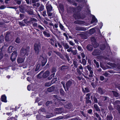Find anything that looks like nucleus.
I'll list each match as a JSON object with an SVG mask.
<instances>
[{
	"instance_id": "obj_3",
	"label": "nucleus",
	"mask_w": 120,
	"mask_h": 120,
	"mask_svg": "<svg viewBox=\"0 0 120 120\" xmlns=\"http://www.w3.org/2000/svg\"><path fill=\"white\" fill-rule=\"evenodd\" d=\"M20 56L22 57H25L26 56H27L28 55V51L26 49L22 48L21 49L20 52Z\"/></svg>"
},
{
	"instance_id": "obj_10",
	"label": "nucleus",
	"mask_w": 120,
	"mask_h": 120,
	"mask_svg": "<svg viewBox=\"0 0 120 120\" xmlns=\"http://www.w3.org/2000/svg\"><path fill=\"white\" fill-rule=\"evenodd\" d=\"M47 11H51L52 10V7L51 4L47 3L46 5Z\"/></svg>"
},
{
	"instance_id": "obj_47",
	"label": "nucleus",
	"mask_w": 120,
	"mask_h": 120,
	"mask_svg": "<svg viewBox=\"0 0 120 120\" xmlns=\"http://www.w3.org/2000/svg\"><path fill=\"white\" fill-rule=\"evenodd\" d=\"M73 64L74 65V67L75 68H77L78 67V65L77 64V62L76 61H73Z\"/></svg>"
},
{
	"instance_id": "obj_1",
	"label": "nucleus",
	"mask_w": 120,
	"mask_h": 120,
	"mask_svg": "<svg viewBox=\"0 0 120 120\" xmlns=\"http://www.w3.org/2000/svg\"><path fill=\"white\" fill-rule=\"evenodd\" d=\"M82 9V7L80 6L72 8V11L74 12L73 16L75 19L83 20L86 18L85 13L81 11Z\"/></svg>"
},
{
	"instance_id": "obj_64",
	"label": "nucleus",
	"mask_w": 120,
	"mask_h": 120,
	"mask_svg": "<svg viewBox=\"0 0 120 120\" xmlns=\"http://www.w3.org/2000/svg\"><path fill=\"white\" fill-rule=\"evenodd\" d=\"M38 28L40 29L41 30H44V29L43 27L41 26V25H38Z\"/></svg>"
},
{
	"instance_id": "obj_53",
	"label": "nucleus",
	"mask_w": 120,
	"mask_h": 120,
	"mask_svg": "<svg viewBox=\"0 0 120 120\" xmlns=\"http://www.w3.org/2000/svg\"><path fill=\"white\" fill-rule=\"evenodd\" d=\"M56 71V69L55 68L53 67L52 69V72L53 73H55V72Z\"/></svg>"
},
{
	"instance_id": "obj_8",
	"label": "nucleus",
	"mask_w": 120,
	"mask_h": 120,
	"mask_svg": "<svg viewBox=\"0 0 120 120\" xmlns=\"http://www.w3.org/2000/svg\"><path fill=\"white\" fill-rule=\"evenodd\" d=\"M87 68L88 70L90 72L89 74V77H93L94 75L93 74V72L91 70L92 69V68L89 65H88L87 66Z\"/></svg>"
},
{
	"instance_id": "obj_58",
	"label": "nucleus",
	"mask_w": 120,
	"mask_h": 120,
	"mask_svg": "<svg viewBox=\"0 0 120 120\" xmlns=\"http://www.w3.org/2000/svg\"><path fill=\"white\" fill-rule=\"evenodd\" d=\"M71 52L72 53L73 55H76L77 53V51L76 49L74 50H73Z\"/></svg>"
},
{
	"instance_id": "obj_55",
	"label": "nucleus",
	"mask_w": 120,
	"mask_h": 120,
	"mask_svg": "<svg viewBox=\"0 0 120 120\" xmlns=\"http://www.w3.org/2000/svg\"><path fill=\"white\" fill-rule=\"evenodd\" d=\"M7 120H17V119H15V117H9Z\"/></svg>"
},
{
	"instance_id": "obj_49",
	"label": "nucleus",
	"mask_w": 120,
	"mask_h": 120,
	"mask_svg": "<svg viewBox=\"0 0 120 120\" xmlns=\"http://www.w3.org/2000/svg\"><path fill=\"white\" fill-rule=\"evenodd\" d=\"M90 93H88L86 94V97L85 98L86 99H90Z\"/></svg>"
},
{
	"instance_id": "obj_13",
	"label": "nucleus",
	"mask_w": 120,
	"mask_h": 120,
	"mask_svg": "<svg viewBox=\"0 0 120 120\" xmlns=\"http://www.w3.org/2000/svg\"><path fill=\"white\" fill-rule=\"evenodd\" d=\"M7 97L5 94L2 95L1 97V100L2 102L6 103L7 102Z\"/></svg>"
},
{
	"instance_id": "obj_45",
	"label": "nucleus",
	"mask_w": 120,
	"mask_h": 120,
	"mask_svg": "<svg viewBox=\"0 0 120 120\" xmlns=\"http://www.w3.org/2000/svg\"><path fill=\"white\" fill-rule=\"evenodd\" d=\"M86 103L87 104H91L92 103L91 101L89 100V99H86Z\"/></svg>"
},
{
	"instance_id": "obj_35",
	"label": "nucleus",
	"mask_w": 120,
	"mask_h": 120,
	"mask_svg": "<svg viewBox=\"0 0 120 120\" xmlns=\"http://www.w3.org/2000/svg\"><path fill=\"white\" fill-rule=\"evenodd\" d=\"M94 114L98 118L99 120H101V119L99 115L97 112H95Z\"/></svg>"
},
{
	"instance_id": "obj_23",
	"label": "nucleus",
	"mask_w": 120,
	"mask_h": 120,
	"mask_svg": "<svg viewBox=\"0 0 120 120\" xmlns=\"http://www.w3.org/2000/svg\"><path fill=\"white\" fill-rule=\"evenodd\" d=\"M98 94H95L94 95L93 97V103H98V100L96 97L98 96Z\"/></svg>"
},
{
	"instance_id": "obj_42",
	"label": "nucleus",
	"mask_w": 120,
	"mask_h": 120,
	"mask_svg": "<svg viewBox=\"0 0 120 120\" xmlns=\"http://www.w3.org/2000/svg\"><path fill=\"white\" fill-rule=\"evenodd\" d=\"M108 64L113 67H115L116 65V64L115 63H108Z\"/></svg>"
},
{
	"instance_id": "obj_28",
	"label": "nucleus",
	"mask_w": 120,
	"mask_h": 120,
	"mask_svg": "<svg viewBox=\"0 0 120 120\" xmlns=\"http://www.w3.org/2000/svg\"><path fill=\"white\" fill-rule=\"evenodd\" d=\"M112 92L114 96L116 97H117L119 96L118 93L115 91L112 90Z\"/></svg>"
},
{
	"instance_id": "obj_18",
	"label": "nucleus",
	"mask_w": 120,
	"mask_h": 120,
	"mask_svg": "<svg viewBox=\"0 0 120 120\" xmlns=\"http://www.w3.org/2000/svg\"><path fill=\"white\" fill-rule=\"evenodd\" d=\"M113 118L112 114L111 113H108L106 117V120H112Z\"/></svg>"
},
{
	"instance_id": "obj_57",
	"label": "nucleus",
	"mask_w": 120,
	"mask_h": 120,
	"mask_svg": "<svg viewBox=\"0 0 120 120\" xmlns=\"http://www.w3.org/2000/svg\"><path fill=\"white\" fill-rule=\"evenodd\" d=\"M55 75V73H53L51 74V75L48 78L49 80H51L52 78V77H54Z\"/></svg>"
},
{
	"instance_id": "obj_48",
	"label": "nucleus",
	"mask_w": 120,
	"mask_h": 120,
	"mask_svg": "<svg viewBox=\"0 0 120 120\" xmlns=\"http://www.w3.org/2000/svg\"><path fill=\"white\" fill-rule=\"evenodd\" d=\"M50 64V63H49V62H48L47 64L44 67V69H46L49 68V64Z\"/></svg>"
},
{
	"instance_id": "obj_50",
	"label": "nucleus",
	"mask_w": 120,
	"mask_h": 120,
	"mask_svg": "<svg viewBox=\"0 0 120 120\" xmlns=\"http://www.w3.org/2000/svg\"><path fill=\"white\" fill-rule=\"evenodd\" d=\"M91 42H92V43H96L97 42L96 40L94 37H93V38L91 39Z\"/></svg>"
},
{
	"instance_id": "obj_52",
	"label": "nucleus",
	"mask_w": 120,
	"mask_h": 120,
	"mask_svg": "<svg viewBox=\"0 0 120 120\" xmlns=\"http://www.w3.org/2000/svg\"><path fill=\"white\" fill-rule=\"evenodd\" d=\"M86 61L84 59H82V64L84 65H85L86 64Z\"/></svg>"
},
{
	"instance_id": "obj_6",
	"label": "nucleus",
	"mask_w": 120,
	"mask_h": 120,
	"mask_svg": "<svg viewBox=\"0 0 120 120\" xmlns=\"http://www.w3.org/2000/svg\"><path fill=\"white\" fill-rule=\"evenodd\" d=\"M34 50L36 54L37 55L38 54H39L40 49L41 47L38 44L36 43L34 44Z\"/></svg>"
},
{
	"instance_id": "obj_14",
	"label": "nucleus",
	"mask_w": 120,
	"mask_h": 120,
	"mask_svg": "<svg viewBox=\"0 0 120 120\" xmlns=\"http://www.w3.org/2000/svg\"><path fill=\"white\" fill-rule=\"evenodd\" d=\"M25 58V57H23V58L18 57L17 59V62L18 63H21L23 62Z\"/></svg>"
},
{
	"instance_id": "obj_24",
	"label": "nucleus",
	"mask_w": 120,
	"mask_h": 120,
	"mask_svg": "<svg viewBox=\"0 0 120 120\" xmlns=\"http://www.w3.org/2000/svg\"><path fill=\"white\" fill-rule=\"evenodd\" d=\"M75 29L76 30L78 31H85L86 30L85 28L80 27H76Z\"/></svg>"
},
{
	"instance_id": "obj_38",
	"label": "nucleus",
	"mask_w": 120,
	"mask_h": 120,
	"mask_svg": "<svg viewBox=\"0 0 120 120\" xmlns=\"http://www.w3.org/2000/svg\"><path fill=\"white\" fill-rule=\"evenodd\" d=\"M52 104V102L51 101H48L46 103L45 105L47 106H49V105L51 104Z\"/></svg>"
},
{
	"instance_id": "obj_41",
	"label": "nucleus",
	"mask_w": 120,
	"mask_h": 120,
	"mask_svg": "<svg viewBox=\"0 0 120 120\" xmlns=\"http://www.w3.org/2000/svg\"><path fill=\"white\" fill-rule=\"evenodd\" d=\"M92 45L94 48H97L99 45V44L96 42V43H92Z\"/></svg>"
},
{
	"instance_id": "obj_54",
	"label": "nucleus",
	"mask_w": 120,
	"mask_h": 120,
	"mask_svg": "<svg viewBox=\"0 0 120 120\" xmlns=\"http://www.w3.org/2000/svg\"><path fill=\"white\" fill-rule=\"evenodd\" d=\"M50 43L52 45H54V39L53 38H51L50 39Z\"/></svg>"
},
{
	"instance_id": "obj_15",
	"label": "nucleus",
	"mask_w": 120,
	"mask_h": 120,
	"mask_svg": "<svg viewBox=\"0 0 120 120\" xmlns=\"http://www.w3.org/2000/svg\"><path fill=\"white\" fill-rule=\"evenodd\" d=\"M55 86H52L48 88L47 89V91L49 92H51L54 91L55 89Z\"/></svg>"
},
{
	"instance_id": "obj_31",
	"label": "nucleus",
	"mask_w": 120,
	"mask_h": 120,
	"mask_svg": "<svg viewBox=\"0 0 120 120\" xmlns=\"http://www.w3.org/2000/svg\"><path fill=\"white\" fill-rule=\"evenodd\" d=\"M63 45L65 49H67L69 48V46L67 43H63Z\"/></svg>"
},
{
	"instance_id": "obj_26",
	"label": "nucleus",
	"mask_w": 120,
	"mask_h": 120,
	"mask_svg": "<svg viewBox=\"0 0 120 120\" xmlns=\"http://www.w3.org/2000/svg\"><path fill=\"white\" fill-rule=\"evenodd\" d=\"M26 12L30 15H34V11L32 9H30L29 10H27Z\"/></svg>"
},
{
	"instance_id": "obj_46",
	"label": "nucleus",
	"mask_w": 120,
	"mask_h": 120,
	"mask_svg": "<svg viewBox=\"0 0 120 120\" xmlns=\"http://www.w3.org/2000/svg\"><path fill=\"white\" fill-rule=\"evenodd\" d=\"M9 39V37L8 36V34H6L5 36V40L6 41H8Z\"/></svg>"
},
{
	"instance_id": "obj_60",
	"label": "nucleus",
	"mask_w": 120,
	"mask_h": 120,
	"mask_svg": "<svg viewBox=\"0 0 120 120\" xmlns=\"http://www.w3.org/2000/svg\"><path fill=\"white\" fill-rule=\"evenodd\" d=\"M65 56L67 59L68 61L69 62L70 60L69 58V56H68V54H66L65 55Z\"/></svg>"
},
{
	"instance_id": "obj_9",
	"label": "nucleus",
	"mask_w": 120,
	"mask_h": 120,
	"mask_svg": "<svg viewBox=\"0 0 120 120\" xmlns=\"http://www.w3.org/2000/svg\"><path fill=\"white\" fill-rule=\"evenodd\" d=\"M43 34L44 36L46 37L49 38L51 36V34L50 32L46 28V29L43 32Z\"/></svg>"
},
{
	"instance_id": "obj_5",
	"label": "nucleus",
	"mask_w": 120,
	"mask_h": 120,
	"mask_svg": "<svg viewBox=\"0 0 120 120\" xmlns=\"http://www.w3.org/2000/svg\"><path fill=\"white\" fill-rule=\"evenodd\" d=\"M101 51L99 49H95L92 53V55L94 56L100 55L101 54Z\"/></svg>"
},
{
	"instance_id": "obj_40",
	"label": "nucleus",
	"mask_w": 120,
	"mask_h": 120,
	"mask_svg": "<svg viewBox=\"0 0 120 120\" xmlns=\"http://www.w3.org/2000/svg\"><path fill=\"white\" fill-rule=\"evenodd\" d=\"M57 81V78H53L51 81V83L52 84L54 83H55Z\"/></svg>"
},
{
	"instance_id": "obj_61",
	"label": "nucleus",
	"mask_w": 120,
	"mask_h": 120,
	"mask_svg": "<svg viewBox=\"0 0 120 120\" xmlns=\"http://www.w3.org/2000/svg\"><path fill=\"white\" fill-rule=\"evenodd\" d=\"M4 39L3 37H0V43H1L4 41Z\"/></svg>"
},
{
	"instance_id": "obj_43",
	"label": "nucleus",
	"mask_w": 120,
	"mask_h": 120,
	"mask_svg": "<svg viewBox=\"0 0 120 120\" xmlns=\"http://www.w3.org/2000/svg\"><path fill=\"white\" fill-rule=\"evenodd\" d=\"M12 48L11 46L9 47L8 49V52L10 53L12 52Z\"/></svg>"
},
{
	"instance_id": "obj_2",
	"label": "nucleus",
	"mask_w": 120,
	"mask_h": 120,
	"mask_svg": "<svg viewBox=\"0 0 120 120\" xmlns=\"http://www.w3.org/2000/svg\"><path fill=\"white\" fill-rule=\"evenodd\" d=\"M68 81L66 82L65 84V91H68L69 89L72 86L73 83V80L71 79Z\"/></svg>"
},
{
	"instance_id": "obj_17",
	"label": "nucleus",
	"mask_w": 120,
	"mask_h": 120,
	"mask_svg": "<svg viewBox=\"0 0 120 120\" xmlns=\"http://www.w3.org/2000/svg\"><path fill=\"white\" fill-rule=\"evenodd\" d=\"M50 72L49 71H46L42 75V77L44 78H46L47 77L49 74Z\"/></svg>"
},
{
	"instance_id": "obj_32",
	"label": "nucleus",
	"mask_w": 120,
	"mask_h": 120,
	"mask_svg": "<svg viewBox=\"0 0 120 120\" xmlns=\"http://www.w3.org/2000/svg\"><path fill=\"white\" fill-rule=\"evenodd\" d=\"M45 108L44 107H41L39 109L38 112L40 114L41 112H45Z\"/></svg>"
},
{
	"instance_id": "obj_34",
	"label": "nucleus",
	"mask_w": 120,
	"mask_h": 120,
	"mask_svg": "<svg viewBox=\"0 0 120 120\" xmlns=\"http://www.w3.org/2000/svg\"><path fill=\"white\" fill-rule=\"evenodd\" d=\"M77 71V72L78 73V74L79 75H81L82 74V70L81 71H80V69H79L78 68H77L76 69Z\"/></svg>"
},
{
	"instance_id": "obj_39",
	"label": "nucleus",
	"mask_w": 120,
	"mask_h": 120,
	"mask_svg": "<svg viewBox=\"0 0 120 120\" xmlns=\"http://www.w3.org/2000/svg\"><path fill=\"white\" fill-rule=\"evenodd\" d=\"M71 104L70 103H68L67 104L66 106V108L67 109H70L71 108Z\"/></svg>"
},
{
	"instance_id": "obj_25",
	"label": "nucleus",
	"mask_w": 120,
	"mask_h": 120,
	"mask_svg": "<svg viewBox=\"0 0 120 120\" xmlns=\"http://www.w3.org/2000/svg\"><path fill=\"white\" fill-rule=\"evenodd\" d=\"M43 23H44L47 25L48 26H47L48 27H49V28H50V27H49L50 26L51 27L52 26H54V25L53 24L51 23H49L48 24V22L46 20H44V21Z\"/></svg>"
},
{
	"instance_id": "obj_19",
	"label": "nucleus",
	"mask_w": 120,
	"mask_h": 120,
	"mask_svg": "<svg viewBox=\"0 0 120 120\" xmlns=\"http://www.w3.org/2000/svg\"><path fill=\"white\" fill-rule=\"evenodd\" d=\"M56 96L58 98H56L58 101L59 102V103H60V104L61 105H63V103L62 102H61L60 101H65V100L64 99H62L61 97L59 98L57 97V95H56Z\"/></svg>"
},
{
	"instance_id": "obj_37",
	"label": "nucleus",
	"mask_w": 120,
	"mask_h": 120,
	"mask_svg": "<svg viewBox=\"0 0 120 120\" xmlns=\"http://www.w3.org/2000/svg\"><path fill=\"white\" fill-rule=\"evenodd\" d=\"M52 84L51 82H47L45 83V86H46L49 87L51 86Z\"/></svg>"
},
{
	"instance_id": "obj_12",
	"label": "nucleus",
	"mask_w": 120,
	"mask_h": 120,
	"mask_svg": "<svg viewBox=\"0 0 120 120\" xmlns=\"http://www.w3.org/2000/svg\"><path fill=\"white\" fill-rule=\"evenodd\" d=\"M56 111L55 112V113L56 114H61L63 113V111H62V108H56Z\"/></svg>"
},
{
	"instance_id": "obj_27",
	"label": "nucleus",
	"mask_w": 120,
	"mask_h": 120,
	"mask_svg": "<svg viewBox=\"0 0 120 120\" xmlns=\"http://www.w3.org/2000/svg\"><path fill=\"white\" fill-rule=\"evenodd\" d=\"M59 92L60 94L61 95L64 96V95L65 93L62 88H61L59 90Z\"/></svg>"
},
{
	"instance_id": "obj_16",
	"label": "nucleus",
	"mask_w": 120,
	"mask_h": 120,
	"mask_svg": "<svg viewBox=\"0 0 120 120\" xmlns=\"http://www.w3.org/2000/svg\"><path fill=\"white\" fill-rule=\"evenodd\" d=\"M84 89L83 87H82V91L83 93H86L90 92V90L89 89L88 87H86L84 88Z\"/></svg>"
},
{
	"instance_id": "obj_11",
	"label": "nucleus",
	"mask_w": 120,
	"mask_h": 120,
	"mask_svg": "<svg viewBox=\"0 0 120 120\" xmlns=\"http://www.w3.org/2000/svg\"><path fill=\"white\" fill-rule=\"evenodd\" d=\"M41 65L40 64H37L35 66L34 68V69L35 71L38 72L41 70L40 68Z\"/></svg>"
},
{
	"instance_id": "obj_30",
	"label": "nucleus",
	"mask_w": 120,
	"mask_h": 120,
	"mask_svg": "<svg viewBox=\"0 0 120 120\" xmlns=\"http://www.w3.org/2000/svg\"><path fill=\"white\" fill-rule=\"evenodd\" d=\"M106 48V45L105 44L100 45V49L101 50H103L105 49Z\"/></svg>"
},
{
	"instance_id": "obj_22",
	"label": "nucleus",
	"mask_w": 120,
	"mask_h": 120,
	"mask_svg": "<svg viewBox=\"0 0 120 120\" xmlns=\"http://www.w3.org/2000/svg\"><path fill=\"white\" fill-rule=\"evenodd\" d=\"M92 17L91 20V23H93L94 22H97L98 21L96 19L95 16L94 15H92Z\"/></svg>"
},
{
	"instance_id": "obj_44",
	"label": "nucleus",
	"mask_w": 120,
	"mask_h": 120,
	"mask_svg": "<svg viewBox=\"0 0 120 120\" xmlns=\"http://www.w3.org/2000/svg\"><path fill=\"white\" fill-rule=\"evenodd\" d=\"M15 42L17 43H19L20 42V40L19 38L17 37L15 40Z\"/></svg>"
},
{
	"instance_id": "obj_63",
	"label": "nucleus",
	"mask_w": 120,
	"mask_h": 120,
	"mask_svg": "<svg viewBox=\"0 0 120 120\" xmlns=\"http://www.w3.org/2000/svg\"><path fill=\"white\" fill-rule=\"evenodd\" d=\"M51 11H47V14L49 16H51L52 14V12H50Z\"/></svg>"
},
{
	"instance_id": "obj_33",
	"label": "nucleus",
	"mask_w": 120,
	"mask_h": 120,
	"mask_svg": "<svg viewBox=\"0 0 120 120\" xmlns=\"http://www.w3.org/2000/svg\"><path fill=\"white\" fill-rule=\"evenodd\" d=\"M59 26L61 30L64 31L65 30V28H64V26L60 22Z\"/></svg>"
},
{
	"instance_id": "obj_36",
	"label": "nucleus",
	"mask_w": 120,
	"mask_h": 120,
	"mask_svg": "<svg viewBox=\"0 0 120 120\" xmlns=\"http://www.w3.org/2000/svg\"><path fill=\"white\" fill-rule=\"evenodd\" d=\"M93 61L94 63L96 65L97 67V68H99V63L95 59L93 60Z\"/></svg>"
},
{
	"instance_id": "obj_7",
	"label": "nucleus",
	"mask_w": 120,
	"mask_h": 120,
	"mask_svg": "<svg viewBox=\"0 0 120 120\" xmlns=\"http://www.w3.org/2000/svg\"><path fill=\"white\" fill-rule=\"evenodd\" d=\"M17 55V53L16 51H14L10 57L11 61L13 62L15 60Z\"/></svg>"
},
{
	"instance_id": "obj_29",
	"label": "nucleus",
	"mask_w": 120,
	"mask_h": 120,
	"mask_svg": "<svg viewBox=\"0 0 120 120\" xmlns=\"http://www.w3.org/2000/svg\"><path fill=\"white\" fill-rule=\"evenodd\" d=\"M94 107L95 109V110L97 111L100 112V110L97 104H94Z\"/></svg>"
},
{
	"instance_id": "obj_62",
	"label": "nucleus",
	"mask_w": 120,
	"mask_h": 120,
	"mask_svg": "<svg viewBox=\"0 0 120 120\" xmlns=\"http://www.w3.org/2000/svg\"><path fill=\"white\" fill-rule=\"evenodd\" d=\"M53 60V58L52 57H51L48 59V62H49L50 63L52 62Z\"/></svg>"
},
{
	"instance_id": "obj_4",
	"label": "nucleus",
	"mask_w": 120,
	"mask_h": 120,
	"mask_svg": "<svg viewBox=\"0 0 120 120\" xmlns=\"http://www.w3.org/2000/svg\"><path fill=\"white\" fill-rule=\"evenodd\" d=\"M41 60V66L42 67L44 66L47 61V59L45 56L44 57L42 56H40Z\"/></svg>"
},
{
	"instance_id": "obj_51",
	"label": "nucleus",
	"mask_w": 120,
	"mask_h": 120,
	"mask_svg": "<svg viewBox=\"0 0 120 120\" xmlns=\"http://www.w3.org/2000/svg\"><path fill=\"white\" fill-rule=\"evenodd\" d=\"M40 11H42L44 9V6L43 5L40 6L39 8Z\"/></svg>"
},
{
	"instance_id": "obj_56",
	"label": "nucleus",
	"mask_w": 120,
	"mask_h": 120,
	"mask_svg": "<svg viewBox=\"0 0 120 120\" xmlns=\"http://www.w3.org/2000/svg\"><path fill=\"white\" fill-rule=\"evenodd\" d=\"M59 7L61 11H64V6L63 5H60Z\"/></svg>"
},
{
	"instance_id": "obj_59",
	"label": "nucleus",
	"mask_w": 120,
	"mask_h": 120,
	"mask_svg": "<svg viewBox=\"0 0 120 120\" xmlns=\"http://www.w3.org/2000/svg\"><path fill=\"white\" fill-rule=\"evenodd\" d=\"M117 110L119 113H120V105H118L117 107Z\"/></svg>"
},
{
	"instance_id": "obj_21",
	"label": "nucleus",
	"mask_w": 120,
	"mask_h": 120,
	"mask_svg": "<svg viewBox=\"0 0 120 120\" xmlns=\"http://www.w3.org/2000/svg\"><path fill=\"white\" fill-rule=\"evenodd\" d=\"M86 48L88 51H91L93 50V46L91 45L88 44L86 46Z\"/></svg>"
},
{
	"instance_id": "obj_20",
	"label": "nucleus",
	"mask_w": 120,
	"mask_h": 120,
	"mask_svg": "<svg viewBox=\"0 0 120 120\" xmlns=\"http://www.w3.org/2000/svg\"><path fill=\"white\" fill-rule=\"evenodd\" d=\"M97 91L100 94L102 95L104 93L102 89L100 87H99L98 88Z\"/></svg>"
}]
</instances>
